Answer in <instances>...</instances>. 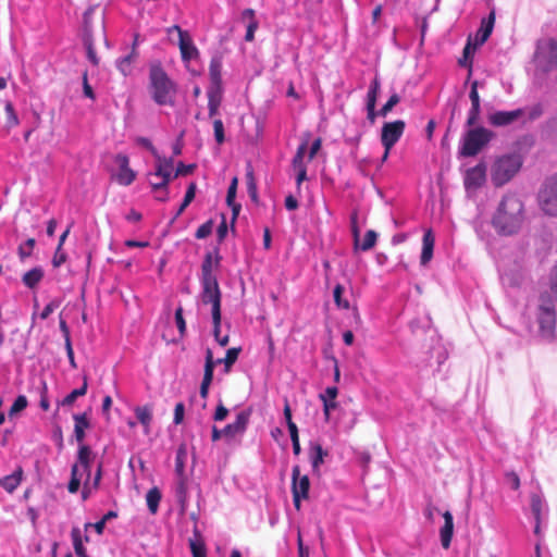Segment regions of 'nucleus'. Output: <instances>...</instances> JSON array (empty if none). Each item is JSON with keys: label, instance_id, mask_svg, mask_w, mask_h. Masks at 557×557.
Masks as SVG:
<instances>
[{"label": "nucleus", "instance_id": "obj_39", "mask_svg": "<svg viewBox=\"0 0 557 557\" xmlns=\"http://www.w3.org/2000/svg\"><path fill=\"white\" fill-rule=\"evenodd\" d=\"M134 59L135 54L134 52H132L116 61V66L124 76L128 75L132 72V64Z\"/></svg>", "mask_w": 557, "mask_h": 557}, {"label": "nucleus", "instance_id": "obj_50", "mask_svg": "<svg viewBox=\"0 0 557 557\" xmlns=\"http://www.w3.org/2000/svg\"><path fill=\"white\" fill-rule=\"evenodd\" d=\"M35 246V239L28 238L23 245L18 247V255L21 259H25L32 255L33 248Z\"/></svg>", "mask_w": 557, "mask_h": 557}, {"label": "nucleus", "instance_id": "obj_20", "mask_svg": "<svg viewBox=\"0 0 557 557\" xmlns=\"http://www.w3.org/2000/svg\"><path fill=\"white\" fill-rule=\"evenodd\" d=\"M443 518L444 525L440 530L441 543L444 548H448L454 533V518L448 510L443 513Z\"/></svg>", "mask_w": 557, "mask_h": 557}, {"label": "nucleus", "instance_id": "obj_32", "mask_svg": "<svg viewBox=\"0 0 557 557\" xmlns=\"http://www.w3.org/2000/svg\"><path fill=\"white\" fill-rule=\"evenodd\" d=\"M101 475H102V466H101V463H98L94 478L92 479L90 478V481H84V487L82 491V497L84 500L89 497L91 490H96L99 486Z\"/></svg>", "mask_w": 557, "mask_h": 557}, {"label": "nucleus", "instance_id": "obj_7", "mask_svg": "<svg viewBox=\"0 0 557 557\" xmlns=\"http://www.w3.org/2000/svg\"><path fill=\"white\" fill-rule=\"evenodd\" d=\"M493 137L494 133L485 127L470 128L462 138L460 154L463 157L476 156Z\"/></svg>", "mask_w": 557, "mask_h": 557}, {"label": "nucleus", "instance_id": "obj_30", "mask_svg": "<svg viewBox=\"0 0 557 557\" xmlns=\"http://www.w3.org/2000/svg\"><path fill=\"white\" fill-rule=\"evenodd\" d=\"M145 498H146V504H147V508H148L149 512L151 515H156L158 512L159 504L162 498V494H161L160 490L157 486L150 488L147 492Z\"/></svg>", "mask_w": 557, "mask_h": 557}, {"label": "nucleus", "instance_id": "obj_38", "mask_svg": "<svg viewBox=\"0 0 557 557\" xmlns=\"http://www.w3.org/2000/svg\"><path fill=\"white\" fill-rule=\"evenodd\" d=\"M237 177H234L228 186L226 194V202L233 209L234 214L236 215L240 209V206L235 205L236 191H237Z\"/></svg>", "mask_w": 557, "mask_h": 557}, {"label": "nucleus", "instance_id": "obj_33", "mask_svg": "<svg viewBox=\"0 0 557 557\" xmlns=\"http://www.w3.org/2000/svg\"><path fill=\"white\" fill-rule=\"evenodd\" d=\"M71 537L73 542V547L77 557H88L86 548L83 544V534L82 530L77 527H74L71 531Z\"/></svg>", "mask_w": 557, "mask_h": 557}, {"label": "nucleus", "instance_id": "obj_46", "mask_svg": "<svg viewBox=\"0 0 557 557\" xmlns=\"http://www.w3.org/2000/svg\"><path fill=\"white\" fill-rule=\"evenodd\" d=\"M213 133L216 144L222 145L225 141L224 125L222 120L216 119L213 121Z\"/></svg>", "mask_w": 557, "mask_h": 557}, {"label": "nucleus", "instance_id": "obj_45", "mask_svg": "<svg viewBox=\"0 0 557 557\" xmlns=\"http://www.w3.org/2000/svg\"><path fill=\"white\" fill-rule=\"evenodd\" d=\"M306 151H307V143H302L301 145L298 146L297 151L292 161L294 169L306 166V164L304 162Z\"/></svg>", "mask_w": 557, "mask_h": 557}, {"label": "nucleus", "instance_id": "obj_6", "mask_svg": "<svg viewBox=\"0 0 557 557\" xmlns=\"http://www.w3.org/2000/svg\"><path fill=\"white\" fill-rule=\"evenodd\" d=\"M534 63L536 71L544 74L557 70V41L555 39L544 38L537 41Z\"/></svg>", "mask_w": 557, "mask_h": 557}, {"label": "nucleus", "instance_id": "obj_41", "mask_svg": "<svg viewBox=\"0 0 557 557\" xmlns=\"http://www.w3.org/2000/svg\"><path fill=\"white\" fill-rule=\"evenodd\" d=\"M4 111H5V115H7L8 127L11 128V127L18 125L20 121H18L17 114H16L15 109L11 101L5 102Z\"/></svg>", "mask_w": 557, "mask_h": 557}, {"label": "nucleus", "instance_id": "obj_54", "mask_svg": "<svg viewBox=\"0 0 557 557\" xmlns=\"http://www.w3.org/2000/svg\"><path fill=\"white\" fill-rule=\"evenodd\" d=\"M60 306L59 300H51L48 305L45 306L42 311L39 313V318L41 320H46L50 317V314Z\"/></svg>", "mask_w": 557, "mask_h": 557}, {"label": "nucleus", "instance_id": "obj_25", "mask_svg": "<svg viewBox=\"0 0 557 557\" xmlns=\"http://www.w3.org/2000/svg\"><path fill=\"white\" fill-rule=\"evenodd\" d=\"M240 347H233L227 349L224 358L214 359L213 358V369L218 364H224V372L228 373L232 366L237 361L238 356L240 354Z\"/></svg>", "mask_w": 557, "mask_h": 557}, {"label": "nucleus", "instance_id": "obj_53", "mask_svg": "<svg viewBox=\"0 0 557 557\" xmlns=\"http://www.w3.org/2000/svg\"><path fill=\"white\" fill-rule=\"evenodd\" d=\"M175 323H176V326H177V329L180 331V335L184 336V334L186 332V322H185V319L183 317V308L182 307H178L175 310Z\"/></svg>", "mask_w": 557, "mask_h": 557}, {"label": "nucleus", "instance_id": "obj_18", "mask_svg": "<svg viewBox=\"0 0 557 557\" xmlns=\"http://www.w3.org/2000/svg\"><path fill=\"white\" fill-rule=\"evenodd\" d=\"M531 511L535 519L534 533L539 534L541 521H542L543 517H545L547 508H546L545 502L537 494H533L531 496Z\"/></svg>", "mask_w": 557, "mask_h": 557}, {"label": "nucleus", "instance_id": "obj_47", "mask_svg": "<svg viewBox=\"0 0 557 557\" xmlns=\"http://www.w3.org/2000/svg\"><path fill=\"white\" fill-rule=\"evenodd\" d=\"M399 101L400 97L397 94H393L387 102L381 108L379 114L381 116H386Z\"/></svg>", "mask_w": 557, "mask_h": 557}, {"label": "nucleus", "instance_id": "obj_11", "mask_svg": "<svg viewBox=\"0 0 557 557\" xmlns=\"http://www.w3.org/2000/svg\"><path fill=\"white\" fill-rule=\"evenodd\" d=\"M310 481L308 475H300V467L294 466L292 469V494L293 503L297 510L300 509L301 499L309 496Z\"/></svg>", "mask_w": 557, "mask_h": 557}, {"label": "nucleus", "instance_id": "obj_58", "mask_svg": "<svg viewBox=\"0 0 557 557\" xmlns=\"http://www.w3.org/2000/svg\"><path fill=\"white\" fill-rule=\"evenodd\" d=\"M227 414H228V409L226 407H224L222 403H220L216 406L215 412L213 414V419H214V421H223L226 419Z\"/></svg>", "mask_w": 557, "mask_h": 557}, {"label": "nucleus", "instance_id": "obj_9", "mask_svg": "<svg viewBox=\"0 0 557 557\" xmlns=\"http://www.w3.org/2000/svg\"><path fill=\"white\" fill-rule=\"evenodd\" d=\"M539 203L545 214L557 216V174L545 181L539 194Z\"/></svg>", "mask_w": 557, "mask_h": 557}, {"label": "nucleus", "instance_id": "obj_61", "mask_svg": "<svg viewBox=\"0 0 557 557\" xmlns=\"http://www.w3.org/2000/svg\"><path fill=\"white\" fill-rule=\"evenodd\" d=\"M184 405L182 403L176 404L174 409V423L180 424L184 418Z\"/></svg>", "mask_w": 557, "mask_h": 557}, {"label": "nucleus", "instance_id": "obj_12", "mask_svg": "<svg viewBox=\"0 0 557 557\" xmlns=\"http://www.w3.org/2000/svg\"><path fill=\"white\" fill-rule=\"evenodd\" d=\"M112 178L120 185L127 186L136 178V172L129 168L127 156L119 153L114 158Z\"/></svg>", "mask_w": 557, "mask_h": 557}, {"label": "nucleus", "instance_id": "obj_52", "mask_svg": "<svg viewBox=\"0 0 557 557\" xmlns=\"http://www.w3.org/2000/svg\"><path fill=\"white\" fill-rule=\"evenodd\" d=\"M480 112H481V106H473L471 104V108L468 112V117H467V125L468 126H473L476 124L478 120H479V116H480Z\"/></svg>", "mask_w": 557, "mask_h": 557}, {"label": "nucleus", "instance_id": "obj_22", "mask_svg": "<svg viewBox=\"0 0 557 557\" xmlns=\"http://www.w3.org/2000/svg\"><path fill=\"white\" fill-rule=\"evenodd\" d=\"M178 47L183 61L187 62L198 57V49L195 46L190 35L180 38Z\"/></svg>", "mask_w": 557, "mask_h": 557}, {"label": "nucleus", "instance_id": "obj_40", "mask_svg": "<svg viewBox=\"0 0 557 557\" xmlns=\"http://www.w3.org/2000/svg\"><path fill=\"white\" fill-rule=\"evenodd\" d=\"M195 195H196V185L194 183H191L185 193L183 202L181 203V206L176 212V216L181 215L184 212V210L188 207V205L194 200Z\"/></svg>", "mask_w": 557, "mask_h": 557}, {"label": "nucleus", "instance_id": "obj_27", "mask_svg": "<svg viewBox=\"0 0 557 557\" xmlns=\"http://www.w3.org/2000/svg\"><path fill=\"white\" fill-rule=\"evenodd\" d=\"M74 419V435L78 443H83L85 432L89 428V420L86 413H77L73 416Z\"/></svg>", "mask_w": 557, "mask_h": 557}, {"label": "nucleus", "instance_id": "obj_29", "mask_svg": "<svg viewBox=\"0 0 557 557\" xmlns=\"http://www.w3.org/2000/svg\"><path fill=\"white\" fill-rule=\"evenodd\" d=\"M21 480H22V470L18 469L17 471H15L9 475L0 478V486H2L7 492L13 493L20 485Z\"/></svg>", "mask_w": 557, "mask_h": 557}, {"label": "nucleus", "instance_id": "obj_24", "mask_svg": "<svg viewBox=\"0 0 557 557\" xmlns=\"http://www.w3.org/2000/svg\"><path fill=\"white\" fill-rule=\"evenodd\" d=\"M209 76L211 81V87L221 89L222 84V61L220 58L214 57L210 61Z\"/></svg>", "mask_w": 557, "mask_h": 557}, {"label": "nucleus", "instance_id": "obj_5", "mask_svg": "<svg viewBox=\"0 0 557 557\" xmlns=\"http://www.w3.org/2000/svg\"><path fill=\"white\" fill-rule=\"evenodd\" d=\"M522 158L518 153H507L497 158L492 166V182L499 187L508 183L521 169Z\"/></svg>", "mask_w": 557, "mask_h": 557}, {"label": "nucleus", "instance_id": "obj_43", "mask_svg": "<svg viewBox=\"0 0 557 557\" xmlns=\"http://www.w3.org/2000/svg\"><path fill=\"white\" fill-rule=\"evenodd\" d=\"M381 84L377 78H374L370 84L368 94H367V103L376 104L377 96L380 92Z\"/></svg>", "mask_w": 557, "mask_h": 557}, {"label": "nucleus", "instance_id": "obj_42", "mask_svg": "<svg viewBox=\"0 0 557 557\" xmlns=\"http://www.w3.org/2000/svg\"><path fill=\"white\" fill-rule=\"evenodd\" d=\"M213 324V329H212V333H213V336L215 338V341L218 342V344L222 347H225L227 346L228 342H230V337L228 335H221V327H222V318H219V322H212Z\"/></svg>", "mask_w": 557, "mask_h": 557}, {"label": "nucleus", "instance_id": "obj_57", "mask_svg": "<svg viewBox=\"0 0 557 557\" xmlns=\"http://www.w3.org/2000/svg\"><path fill=\"white\" fill-rule=\"evenodd\" d=\"M185 456H186V450L183 446H181L177 449L176 458H175V467H176V471H178V472L183 471Z\"/></svg>", "mask_w": 557, "mask_h": 557}, {"label": "nucleus", "instance_id": "obj_48", "mask_svg": "<svg viewBox=\"0 0 557 557\" xmlns=\"http://www.w3.org/2000/svg\"><path fill=\"white\" fill-rule=\"evenodd\" d=\"M95 13V8H88L83 16L84 35H92L91 16Z\"/></svg>", "mask_w": 557, "mask_h": 557}, {"label": "nucleus", "instance_id": "obj_55", "mask_svg": "<svg viewBox=\"0 0 557 557\" xmlns=\"http://www.w3.org/2000/svg\"><path fill=\"white\" fill-rule=\"evenodd\" d=\"M478 86H479L478 81L472 82L469 98H470L471 104H473V106H480V96L478 92Z\"/></svg>", "mask_w": 557, "mask_h": 557}, {"label": "nucleus", "instance_id": "obj_34", "mask_svg": "<svg viewBox=\"0 0 557 557\" xmlns=\"http://www.w3.org/2000/svg\"><path fill=\"white\" fill-rule=\"evenodd\" d=\"M87 388H88L87 376H84L82 386L73 389L70 394H67L61 403L62 406H64V407L72 406L78 397L84 396L87 393Z\"/></svg>", "mask_w": 557, "mask_h": 557}, {"label": "nucleus", "instance_id": "obj_31", "mask_svg": "<svg viewBox=\"0 0 557 557\" xmlns=\"http://www.w3.org/2000/svg\"><path fill=\"white\" fill-rule=\"evenodd\" d=\"M220 104H221V89H215V88L211 87L208 90V111H209L210 117H213L216 115Z\"/></svg>", "mask_w": 557, "mask_h": 557}, {"label": "nucleus", "instance_id": "obj_2", "mask_svg": "<svg viewBox=\"0 0 557 557\" xmlns=\"http://www.w3.org/2000/svg\"><path fill=\"white\" fill-rule=\"evenodd\" d=\"M148 94L160 107H174L177 96V84L168 75L160 62L149 66Z\"/></svg>", "mask_w": 557, "mask_h": 557}, {"label": "nucleus", "instance_id": "obj_37", "mask_svg": "<svg viewBox=\"0 0 557 557\" xmlns=\"http://www.w3.org/2000/svg\"><path fill=\"white\" fill-rule=\"evenodd\" d=\"M28 406V400L26 396L18 395L13 401L12 406L9 409L8 416L10 419H13L16 414L25 410Z\"/></svg>", "mask_w": 557, "mask_h": 557}, {"label": "nucleus", "instance_id": "obj_49", "mask_svg": "<svg viewBox=\"0 0 557 557\" xmlns=\"http://www.w3.org/2000/svg\"><path fill=\"white\" fill-rule=\"evenodd\" d=\"M212 227H213V222L211 220L205 222L197 228L196 234H195L196 238H198V239L207 238L211 234Z\"/></svg>", "mask_w": 557, "mask_h": 557}, {"label": "nucleus", "instance_id": "obj_4", "mask_svg": "<svg viewBox=\"0 0 557 557\" xmlns=\"http://www.w3.org/2000/svg\"><path fill=\"white\" fill-rule=\"evenodd\" d=\"M95 461V454L87 445H81L77 454V462L72 466L71 480L67 490L71 494L78 492L82 482L90 481L91 465Z\"/></svg>", "mask_w": 557, "mask_h": 557}, {"label": "nucleus", "instance_id": "obj_51", "mask_svg": "<svg viewBox=\"0 0 557 557\" xmlns=\"http://www.w3.org/2000/svg\"><path fill=\"white\" fill-rule=\"evenodd\" d=\"M320 399L323 403V413L325 421H329L331 411L337 407V403L335 400L325 398V395H320Z\"/></svg>", "mask_w": 557, "mask_h": 557}, {"label": "nucleus", "instance_id": "obj_1", "mask_svg": "<svg viewBox=\"0 0 557 557\" xmlns=\"http://www.w3.org/2000/svg\"><path fill=\"white\" fill-rule=\"evenodd\" d=\"M524 219L522 200L516 194H506L498 202L491 223L497 234L511 236L521 230Z\"/></svg>", "mask_w": 557, "mask_h": 557}, {"label": "nucleus", "instance_id": "obj_14", "mask_svg": "<svg viewBox=\"0 0 557 557\" xmlns=\"http://www.w3.org/2000/svg\"><path fill=\"white\" fill-rule=\"evenodd\" d=\"M485 180L486 166L484 163H479L466 171L463 181L465 188L467 191H475L485 183Z\"/></svg>", "mask_w": 557, "mask_h": 557}, {"label": "nucleus", "instance_id": "obj_63", "mask_svg": "<svg viewBox=\"0 0 557 557\" xmlns=\"http://www.w3.org/2000/svg\"><path fill=\"white\" fill-rule=\"evenodd\" d=\"M366 109H367V119L371 122V123H374L375 122V119L379 114V111L376 112L375 111V104H372V103H367L366 104Z\"/></svg>", "mask_w": 557, "mask_h": 557}, {"label": "nucleus", "instance_id": "obj_15", "mask_svg": "<svg viewBox=\"0 0 557 557\" xmlns=\"http://www.w3.org/2000/svg\"><path fill=\"white\" fill-rule=\"evenodd\" d=\"M522 114L523 111L521 109L512 111H496L488 115V123L496 127L507 126L516 122Z\"/></svg>", "mask_w": 557, "mask_h": 557}, {"label": "nucleus", "instance_id": "obj_3", "mask_svg": "<svg viewBox=\"0 0 557 557\" xmlns=\"http://www.w3.org/2000/svg\"><path fill=\"white\" fill-rule=\"evenodd\" d=\"M557 302V264L550 273V293H542L539 299L537 323L543 337L550 338L554 336L556 327V310Z\"/></svg>", "mask_w": 557, "mask_h": 557}, {"label": "nucleus", "instance_id": "obj_19", "mask_svg": "<svg viewBox=\"0 0 557 557\" xmlns=\"http://www.w3.org/2000/svg\"><path fill=\"white\" fill-rule=\"evenodd\" d=\"M435 236L431 228L426 230L422 238L421 265H426L433 258Z\"/></svg>", "mask_w": 557, "mask_h": 557}, {"label": "nucleus", "instance_id": "obj_62", "mask_svg": "<svg viewBox=\"0 0 557 557\" xmlns=\"http://www.w3.org/2000/svg\"><path fill=\"white\" fill-rule=\"evenodd\" d=\"M321 146H322L321 138H317L313 140V143L311 144L310 150H309V156H308L309 160H312L317 156L318 151L321 149Z\"/></svg>", "mask_w": 557, "mask_h": 557}, {"label": "nucleus", "instance_id": "obj_26", "mask_svg": "<svg viewBox=\"0 0 557 557\" xmlns=\"http://www.w3.org/2000/svg\"><path fill=\"white\" fill-rule=\"evenodd\" d=\"M327 456V451L318 443H311L310 445V462L313 471H318L320 466L324 462V458Z\"/></svg>", "mask_w": 557, "mask_h": 557}, {"label": "nucleus", "instance_id": "obj_23", "mask_svg": "<svg viewBox=\"0 0 557 557\" xmlns=\"http://www.w3.org/2000/svg\"><path fill=\"white\" fill-rule=\"evenodd\" d=\"M352 233H354V239H355V248L356 249H361L362 251H368L370 249H372L376 243V239H377V234L376 232L372 231V230H369L367 231L366 235H364V238H363V242L361 245H359V231L356 226H354L352 228Z\"/></svg>", "mask_w": 557, "mask_h": 557}, {"label": "nucleus", "instance_id": "obj_44", "mask_svg": "<svg viewBox=\"0 0 557 557\" xmlns=\"http://www.w3.org/2000/svg\"><path fill=\"white\" fill-rule=\"evenodd\" d=\"M343 293L344 287L341 284H337L333 290L334 302L338 308L348 309L349 301L342 298Z\"/></svg>", "mask_w": 557, "mask_h": 557}, {"label": "nucleus", "instance_id": "obj_13", "mask_svg": "<svg viewBox=\"0 0 557 557\" xmlns=\"http://www.w3.org/2000/svg\"><path fill=\"white\" fill-rule=\"evenodd\" d=\"M405 122L397 120L384 123L382 127L381 141L385 149L391 150L400 139L405 131Z\"/></svg>", "mask_w": 557, "mask_h": 557}, {"label": "nucleus", "instance_id": "obj_8", "mask_svg": "<svg viewBox=\"0 0 557 557\" xmlns=\"http://www.w3.org/2000/svg\"><path fill=\"white\" fill-rule=\"evenodd\" d=\"M172 170L173 162L171 159H158L156 171L148 174V182L152 189L158 193L156 198L160 201H164L168 198V191L165 187L170 181Z\"/></svg>", "mask_w": 557, "mask_h": 557}, {"label": "nucleus", "instance_id": "obj_36", "mask_svg": "<svg viewBox=\"0 0 557 557\" xmlns=\"http://www.w3.org/2000/svg\"><path fill=\"white\" fill-rule=\"evenodd\" d=\"M218 281L216 276L212 272V259L210 255H207L201 264V277L200 282H213Z\"/></svg>", "mask_w": 557, "mask_h": 557}, {"label": "nucleus", "instance_id": "obj_64", "mask_svg": "<svg viewBox=\"0 0 557 557\" xmlns=\"http://www.w3.org/2000/svg\"><path fill=\"white\" fill-rule=\"evenodd\" d=\"M285 208L289 211L296 210L298 208V200L293 195H288L285 198Z\"/></svg>", "mask_w": 557, "mask_h": 557}, {"label": "nucleus", "instance_id": "obj_28", "mask_svg": "<svg viewBox=\"0 0 557 557\" xmlns=\"http://www.w3.org/2000/svg\"><path fill=\"white\" fill-rule=\"evenodd\" d=\"M44 277V271L40 267L33 268L24 273L22 277L23 284L28 288H35Z\"/></svg>", "mask_w": 557, "mask_h": 557}, {"label": "nucleus", "instance_id": "obj_16", "mask_svg": "<svg viewBox=\"0 0 557 557\" xmlns=\"http://www.w3.org/2000/svg\"><path fill=\"white\" fill-rule=\"evenodd\" d=\"M250 418V411H240L237 413L233 423H228L223 428V434L226 437H233L237 434L245 433Z\"/></svg>", "mask_w": 557, "mask_h": 557}, {"label": "nucleus", "instance_id": "obj_59", "mask_svg": "<svg viewBox=\"0 0 557 557\" xmlns=\"http://www.w3.org/2000/svg\"><path fill=\"white\" fill-rule=\"evenodd\" d=\"M257 28H258L257 21H255V20L250 21V23L247 26V30H246V35H245V40L246 41H252L253 40L255 32H256Z\"/></svg>", "mask_w": 557, "mask_h": 557}, {"label": "nucleus", "instance_id": "obj_10", "mask_svg": "<svg viewBox=\"0 0 557 557\" xmlns=\"http://www.w3.org/2000/svg\"><path fill=\"white\" fill-rule=\"evenodd\" d=\"M201 302L211 305L212 322H219L221 317V290L218 281L201 282Z\"/></svg>", "mask_w": 557, "mask_h": 557}, {"label": "nucleus", "instance_id": "obj_56", "mask_svg": "<svg viewBox=\"0 0 557 557\" xmlns=\"http://www.w3.org/2000/svg\"><path fill=\"white\" fill-rule=\"evenodd\" d=\"M83 92L85 97L91 100L95 99V92L92 90V87L88 83L87 72H84L83 74Z\"/></svg>", "mask_w": 557, "mask_h": 557}, {"label": "nucleus", "instance_id": "obj_17", "mask_svg": "<svg viewBox=\"0 0 557 557\" xmlns=\"http://www.w3.org/2000/svg\"><path fill=\"white\" fill-rule=\"evenodd\" d=\"M213 352L210 348H207L205 356V373L200 385V396L206 399L209 394V387L213 380Z\"/></svg>", "mask_w": 557, "mask_h": 557}, {"label": "nucleus", "instance_id": "obj_60", "mask_svg": "<svg viewBox=\"0 0 557 557\" xmlns=\"http://www.w3.org/2000/svg\"><path fill=\"white\" fill-rule=\"evenodd\" d=\"M106 525V521L103 519H100L96 523H86L85 530L88 532L90 529H94L98 534H101L103 532Z\"/></svg>", "mask_w": 557, "mask_h": 557}, {"label": "nucleus", "instance_id": "obj_35", "mask_svg": "<svg viewBox=\"0 0 557 557\" xmlns=\"http://www.w3.org/2000/svg\"><path fill=\"white\" fill-rule=\"evenodd\" d=\"M83 44L86 49V57L88 61L94 66H97L99 64V58L97 57V53L95 51L92 35H83Z\"/></svg>", "mask_w": 557, "mask_h": 557}, {"label": "nucleus", "instance_id": "obj_21", "mask_svg": "<svg viewBox=\"0 0 557 557\" xmlns=\"http://www.w3.org/2000/svg\"><path fill=\"white\" fill-rule=\"evenodd\" d=\"M495 23V12L492 11L487 17H484L481 22V26L476 33L475 40L478 45H483L493 32Z\"/></svg>", "mask_w": 557, "mask_h": 557}]
</instances>
